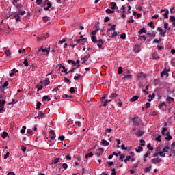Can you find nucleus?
<instances>
[{"label": "nucleus", "mask_w": 175, "mask_h": 175, "mask_svg": "<svg viewBox=\"0 0 175 175\" xmlns=\"http://www.w3.org/2000/svg\"><path fill=\"white\" fill-rule=\"evenodd\" d=\"M18 12L14 14L13 16L14 18H16V23H18L19 21H21V18H20V16H24L25 14V11L21 10V7L17 8Z\"/></svg>", "instance_id": "f257e3e1"}, {"label": "nucleus", "mask_w": 175, "mask_h": 175, "mask_svg": "<svg viewBox=\"0 0 175 175\" xmlns=\"http://www.w3.org/2000/svg\"><path fill=\"white\" fill-rule=\"evenodd\" d=\"M40 53H44L41 54L42 55H49V54H50V47L45 49L40 48L37 51V55H39Z\"/></svg>", "instance_id": "f03ea898"}, {"label": "nucleus", "mask_w": 175, "mask_h": 175, "mask_svg": "<svg viewBox=\"0 0 175 175\" xmlns=\"http://www.w3.org/2000/svg\"><path fill=\"white\" fill-rule=\"evenodd\" d=\"M87 42H88V39H87V38L77 40V43H78L79 44H81L82 46L85 45V43H87Z\"/></svg>", "instance_id": "7ed1b4c3"}, {"label": "nucleus", "mask_w": 175, "mask_h": 175, "mask_svg": "<svg viewBox=\"0 0 175 175\" xmlns=\"http://www.w3.org/2000/svg\"><path fill=\"white\" fill-rule=\"evenodd\" d=\"M163 12H165V14H163L164 18H169V10L165 9V10H161L160 13H163Z\"/></svg>", "instance_id": "20e7f679"}, {"label": "nucleus", "mask_w": 175, "mask_h": 175, "mask_svg": "<svg viewBox=\"0 0 175 175\" xmlns=\"http://www.w3.org/2000/svg\"><path fill=\"white\" fill-rule=\"evenodd\" d=\"M90 58V54H88L87 55H85L83 57L81 58V60L82 62V64L87 65V61H88V59Z\"/></svg>", "instance_id": "39448f33"}, {"label": "nucleus", "mask_w": 175, "mask_h": 175, "mask_svg": "<svg viewBox=\"0 0 175 175\" xmlns=\"http://www.w3.org/2000/svg\"><path fill=\"white\" fill-rule=\"evenodd\" d=\"M160 162H162V159L159 157L154 158L152 159V163L154 165H156V163H160Z\"/></svg>", "instance_id": "423d86ee"}, {"label": "nucleus", "mask_w": 175, "mask_h": 175, "mask_svg": "<svg viewBox=\"0 0 175 175\" xmlns=\"http://www.w3.org/2000/svg\"><path fill=\"white\" fill-rule=\"evenodd\" d=\"M170 152L172 155H175V142L172 143L170 146Z\"/></svg>", "instance_id": "0eeeda50"}, {"label": "nucleus", "mask_w": 175, "mask_h": 175, "mask_svg": "<svg viewBox=\"0 0 175 175\" xmlns=\"http://www.w3.org/2000/svg\"><path fill=\"white\" fill-rule=\"evenodd\" d=\"M165 136H167V137L165 138V140H166L167 142H170V140H172V139H173V137H172L170 135V132H169V131H167L165 133Z\"/></svg>", "instance_id": "6e6552de"}, {"label": "nucleus", "mask_w": 175, "mask_h": 175, "mask_svg": "<svg viewBox=\"0 0 175 175\" xmlns=\"http://www.w3.org/2000/svg\"><path fill=\"white\" fill-rule=\"evenodd\" d=\"M104 42H103V39H100L98 40V44H97V46L99 49H102L103 44H104Z\"/></svg>", "instance_id": "1a4fd4ad"}, {"label": "nucleus", "mask_w": 175, "mask_h": 175, "mask_svg": "<svg viewBox=\"0 0 175 175\" xmlns=\"http://www.w3.org/2000/svg\"><path fill=\"white\" fill-rule=\"evenodd\" d=\"M49 135L51 136V140H55V133H54V130H51L49 131Z\"/></svg>", "instance_id": "9d476101"}, {"label": "nucleus", "mask_w": 175, "mask_h": 175, "mask_svg": "<svg viewBox=\"0 0 175 175\" xmlns=\"http://www.w3.org/2000/svg\"><path fill=\"white\" fill-rule=\"evenodd\" d=\"M131 79H132V75L129 74V75H125L123 77H122V80H131Z\"/></svg>", "instance_id": "9b49d317"}, {"label": "nucleus", "mask_w": 175, "mask_h": 175, "mask_svg": "<svg viewBox=\"0 0 175 175\" xmlns=\"http://www.w3.org/2000/svg\"><path fill=\"white\" fill-rule=\"evenodd\" d=\"M144 135V132L141 131L140 130H138L137 131V133H135V135L137 136V137H140L143 136Z\"/></svg>", "instance_id": "f8f14e48"}, {"label": "nucleus", "mask_w": 175, "mask_h": 175, "mask_svg": "<svg viewBox=\"0 0 175 175\" xmlns=\"http://www.w3.org/2000/svg\"><path fill=\"white\" fill-rule=\"evenodd\" d=\"M18 1L17 0H13L12 5L15 6V8H21V4H18Z\"/></svg>", "instance_id": "ddd939ff"}, {"label": "nucleus", "mask_w": 175, "mask_h": 175, "mask_svg": "<svg viewBox=\"0 0 175 175\" xmlns=\"http://www.w3.org/2000/svg\"><path fill=\"white\" fill-rule=\"evenodd\" d=\"M110 31H116V25H112L111 27L108 28L107 33H109Z\"/></svg>", "instance_id": "4468645a"}, {"label": "nucleus", "mask_w": 175, "mask_h": 175, "mask_svg": "<svg viewBox=\"0 0 175 175\" xmlns=\"http://www.w3.org/2000/svg\"><path fill=\"white\" fill-rule=\"evenodd\" d=\"M62 73H65V75H69V72H68V69L65 67V66H62Z\"/></svg>", "instance_id": "2eb2a0df"}, {"label": "nucleus", "mask_w": 175, "mask_h": 175, "mask_svg": "<svg viewBox=\"0 0 175 175\" xmlns=\"http://www.w3.org/2000/svg\"><path fill=\"white\" fill-rule=\"evenodd\" d=\"M4 54L5 55H6V57H10V55H12V53L10 52V49H7L4 51Z\"/></svg>", "instance_id": "dca6fc26"}, {"label": "nucleus", "mask_w": 175, "mask_h": 175, "mask_svg": "<svg viewBox=\"0 0 175 175\" xmlns=\"http://www.w3.org/2000/svg\"><path fill=\"white\" fill-rule=\"evenodd\" d=\"M111 8L114 10V9H118V7H117V3L116 2H111Z\"/></svg>", "instance_id": "f3484780"}, {"label": "nucleus", "mask_w": 175, "mask_h": 175, "mask_svg": "<svg viewBox=\"0 0 175 175\" xmlns=\"http://www.w3.org/2000/svg\"><path fill=\"white\" fill-rule=\"evenodd\" d=\"M46 5H47V7L44 8V10H49V9H50V8H51L52 6L51 2L50 1H48L46 3Z\"/></svg>", "instance_id": "a211bd4d"}, {"label": "nucleus", "mask_w": 175, "mask_h": 175, "mask_svg": "<svg viewBox=\"0 0 175 175\" xmlns=\"http://www.w3.org/2000/svg\"><path fill=\"white\" fill-rule=\"evenodd\" d=\"M151 167H152V166L151 165H149V167H146L144 170V172L145 173H150V172H151Z\"/></svg>", "instance_id": "6ab92c4d"}, {"label": "nucleus", "mask_w": 175, "mask_h": 175, "mask_svg": "<svg viewBox=\"0 0 175 175\" xmlns=\"http://www.w3.org/2000/svg\"><path fill=\"white\" fill-rule=\"evenodd\" d=\"M159 109H165L166 107V103L163 102L161 104H159L158 106Z\"/></svg>", "instance_id": "aec40b11"}, {"label": "nucleus", "mask_w": 175, "mask_h": 175, "mask_svg": "<svg viewBox=\"0 0 175 175\" xmlns=\"http://www.w3.org/2000/svg\"><path fill=\"white\" fill-rule=\"evenodd\" d=\"M169 150H170V147L166 146L163 149V152L164 154H167V152H169Z\"/></svg>", "instance_id": "412c9836"}, {"label": "nucleus", "mask_w": 175, "mask_h": 175, "mask_svg": "<svg viewBox=\"0 0 175 175\" xmlns=\"http://www.w3.org/2000/svg\"><path fill=\"white\" fill-rule=\"evenodd\" d=\"M166 100H167V103L170 104V103H172V102H174V98H173L172 97H167L166 98Z\"/></svg>", "instance_id": "4be33fe9"}, {"label": "nucleus", "mask_w": 175, "mask_h": 175, "mask_svg": "<svg viewBox=\"0 0 175 175\" xmlns=\"http://www.w3.org/2000/svg\"><path fill=\"white\" fill-rule=\"evenodd\" d=\"M92 157H94V153H92V152H90L85 154V158L88 159V158H92Z\"/></svg>", "instance_id": "5701e85b"}, {"label": "nucleus", "mask_w": 175, "mask_h": 175, "mask_svg": "<svg viewBox=\"0 0 175 175\" xmlns=\"http://www.w3.org/2000/svg\"><path fill=\"white\" fill-rule=\"evenodd\" d=\"M121 149H122V150H127V151H131V150H132V148H129L128 149V148L125 146V144H122V145L121 146Z\"/></svg>", "instance_id": "b1692460"}, {"label": "nucleus", "mask_w": 175, "mask_h": 175, "mask_svg": "<svg viewBox=\"0 0 175 175\" xmlns=\"http://www.w3.org/2000/svg\"><path fill=\"white\" fill-rule=\"evenodd\" d=\"M46 100H47V102H50L51 99H50V97L49 96H44L42 98V102H44Z\"/></svg>", "instance_id": "393cba45"}, {"label": "nucleus", "mask_w": 175, "mask_h": 175, "mask_svg": "<svg viewBox=\"0 0 175 175\" xmlns=\"http://www.w3.org/2000/svg\"><path fill=\"white\" fill-rule=\"evenodd\" d=\"M166 76L167 77L169 76V73H167L166 71L163 70L161 72V77H163V76Z\"/></svg>", "instance_id": "a878e982"}, {"label": "nucleus", "mask_w": 175, "mask_h": 175, "mask_svg": "<svg viewBox=\"0 0 175 175\" xmlns=\"http://www.w3.org/2000/svg\"><path fill=\"white\" fill-rule=\"evenodd\" d=\"M91 40L93 43H98V39L96 38V37H95V36H92L91 37Z\"/></svg>", "instance_id": "bb28decb"}, {"label": "nucleus", "mask_w": 175, "mask_h": 175, "mask_svg": "<svg viewBox=\"0 0 175 175\" xmlns=\"http://www.w3.org/2000/svg\"><path fill=\"white\" fill-rule=\"evenodd\" d=\"M137 99H139V96H134L131 98V102H136V100H137Z\"/></svg>", "instance_id": "cd10ccee"}, {"label": "nucleus", "mask_w": 175, "mask_h": 175, "mask_svg": "<svg viewBox=\"0 0 175 175\" xmlns=\"http://www.w3.org/2000/svg\"><path fill=\"white\" fill-rule=\"evenodd\" d=\"M135 51H137V53H140V44H135Z\"/></svg>", "instance_id": "c85d7f7f"}, {"label": "nucleus", "mask_w": 175, "mask_h": 175, "mask_svg": "<svg viewBox=\"0 0 175 175\" xmlns=\"http://www.w3.org/2000/svg\"><path fill=\"white\" fill-rule=\"evenodd\" d=\"M148 25L152 29H155V25H154V22L151 21Z\"/></svg>", "instance_id": "c756f323"}, {"label": "nucleus", "mask_w": 175, "mask_h": 175, "mask_svg": "<svg viewBox=\"0 0 175 175\" xmlns=\"http://www.w3.org/2000/svg\"><path fill=\"white\" fill-rule=\"evenodd\" d=\"M135 151L137 152H142V151H143V147L142 146H138L137 148H135Z\"/></svg>", "instance_id": "7c9ffc66"}, {"label": "nucleus", "mask_w": 175, "mask_h": 175, "mask_svg": "<svg viewBox=\"0 0 175 175\" xmlns=\"http://www.w3.org/2000/svg\"><path fill=\"white\" fill-rule=\"evenodd\" d=\"M139 35H142V33H146V28H142L138 31Z\"/></svg>", "instance_id": "2f4dec72"}, {"label": "nucleus", "mask_w": 175, "mask_h": 175, "mask_svg": "<svg viewBox=\"0 0 175 175\" xmlns=\"http://www.w3.org/2000/svg\"><path fill=\"white\" fill-rule=\"evenodd\" d=\"M139 146L144 147V146H146V141H144V139L139 140Z\"/></svg>", "instance_id": "473e14b6"}, {"label": "nucleus", "mask_w": 175, "mask_h": 175, "mask_svg": "<svg viewBox=\"0 0 175 175\" xmlns=\"http://www.w3.org/2000/svg\"><path fill=\"white\" fill-rule=\"evenodd\" d=\"M1 137L3 139H6V137H8V132L3 131L1 135Z\"/></svg>", "instance_id": "72a5a7b5"}, {"label": "nucleus", "mask_w": 175, "mask_h": 175, "mask_svg": "<svg viewBox=\"0 0 175 175\" xmlns=\"http://www.w3.org/2000/svg\"><path fill=\"white\" fill-rule=\"evenodd\" d=\"M116 36H118V33L117 31H114L109 38H116Z\"/></svg>", "instance_id": "f704fd0d"}, {"label": "nucleus", "mask_w": 175, "mask_h": 175, "mask_svg": "<svg viewBox=\"0 0 175 175\" xmlns=\"http://www.w3.org/2000/svg\"><path fill=\"white\" fill-rule=\"evenodd\" d=\"M149 155H151V151H150V150H148V151L146 152V154L144 155V157L148 158Z\"/></svg>", "instance_id": "c9c22d12"}, {"label": "nucleus", "mask_w": 175, "mask_h": 175, "mask_svg": "<svg viewBox=\"0 0 175 175\" xmlns=\"http://www.w3.org/2000/svg\"><path fill=\"white\" fill-rule=\"evenodd\" d=\"M159 56L157 55L156 54H153L152 56V59L157 60L159 59Z\"/></svg>", "instance_id": "e433bc0d"}, {"label": "nucleus", "mask_w": 175, "mask_h": 175, "mask_svg": "<svg viewBox=\"0 0 175 175\" xmlns=\"http://www.w3.org/2000/svg\"><path fill=\"white\" fill-rule=\"evenodd\" d=\"M43 84L45 87H47V85H49V84H50V80L47 79L44 81Z\"/></svg>", "instance_id": "4c0bfd02"}, {"label": "nucleus", "mask_w": 175, "mask_h": 175, "mask_svg": "<svg viewBox=\"0 0 175 175\" xmlns=\"http://www.w3.org/2000/svg\"><path fill=\"white\" fill-rule=\"evenodd\" d=\"M164 28L165 29H167V31H170V27H169V23H164Z\"/></svg>", "instance_id": "58836bf2"}, {"label": "nucleus", "mask_w": 175, "mask_h": 175, "mask_svg": "<svg viewBox=\"0 0 175 175\" xmlns=\"http://www.w3.org/2000/svg\"><path fill=\"white\" fill-rule=\"evenodd\" d=\"M102 144H103V146H109V144H110L107 140L103 139Z\"/></svg>", "instance_id": "ea45409f"}, {"label": "nucleus", "mask_w": 175, "mask_h": 175, "mask_svg": "<svg viewBox=\"0 0 175 175\" xmlns=\"http://www.w3.org/2000/svg\"><path fill=\"white\" fill-rule=\"evenodd\" d=\"M165 132H167V128L164 127V128H163L162 131H161V133H162V135H163V136H165Z\"/></svg>", "instance_id": "a19ab883"}, {"label": "nucleus", "mask_w": 175, "mask_h": 175, "mask_svg": "<svg viewBox=\"0 0 175 175\" xmlns=\"http://www.w3.org/2000/svg\"><path fill=\"white\" fill-rule=\"evenodd\" d=\"M122 72H124V70H122V67L120 66L118 70V72L119 75H122Z\"/></svg>", "instance_id": "79ce46f5"}, {"label": "nucleus", "mask_w": 175, "mask_h": 175, "mask_svg": "<svg viewBox=\"0 0 175 175\" xmlns=\"http://www.w3.org/2000/svg\"><path fill=\"white\" fill-rule=\"evenodd\" d=\"M133 124L134 125H135V126H139V125H140V123L139 122V121L135 120V119H133Z\"/></svg>", "instance_id": "37998d69"}, {"label": "nucleus", "mask_w": 175, "mask_h": 175, "mask_svg": "<svg viewBox=\"0 0 175 175\" xmlns=\"http://www.w3.org/2000/svg\"><path fill=\"white\" fill-rule=\"evenodd\" d=\"M23 129L21 130V133H22V135H24V133H25V129H27V127L25 126H23Z\"/></svg>", "instance_id": "c03bdc74"}, {"label": "nucleus", "mask_w": 175, "mask_h": 175, "mask_svg": "<svg viewBox=\"0 0 175 175\" xmlns=\"http://www.w3.org/2000/svg\"><path fill=\"white\" fill-rule=\"evenodd\" d=\"M58 162H59V158H56L53 161V163L54 165H57V163H58Z\"/></svg>", "instance_id": "a18cd8bd"}, {"label": "nucleus", "mask_w": 175, "mask_h": 175, "mask_svg": "<svg viewBox=\"0 0 175 175\" xmlns=\"http://www.w3.org/2000/svg\"><path fill=\"white\" fill-rule=\"evenodd\" d=\"M159 155H160V157H162L163 158H165V157H166L163 151L159 152Z\"/></svg>", "instance_id": "49530a36"}, {"label": "nucleus", "mask_w": 175, "mask_h": 175, "mask_svg": "<svg viewBox=\"0 0 175 175\" xmlns=\"http://www.w3.org/2000/svg\"><path fill=\"white\" fill-rule=\"evenodd\" d=\"M106 13H108V14H111V13H114L115 11L114 10H111L109 8L105 10Z\"/></svg>", "instance_id": "de8ad7c7"}, {"label": "nucleus", "mask_w": 175, "mask_h": 175, "mask_svg": "<svg viewBox=\"0 0 175 175\" xmlns=\"http://www.w3.org/2000/svg\"><path fill=\"white\" fill-rule=\"evenodd\" d=\"M70 94H75V92H76V90L75 89L74 87L70 88Z\"/></svg>", "instance_id": "09e8293b"}, {"label": "nucleus", "mask_w": 175, "mask_h": 175, "mask_svg": "<svg viewBox=\"0 0 175 175\" xmlns=\"http://www.w3.org/2000/svg\"><path fill=\"white\" fill-rule=\"evenodd\" d=\"M5 103H6V100H2L1 101H0V106L1 107H4L5 106Z\"/></svg>", "instance_id": "8fccbe9b"}, {"label": "nucleus", "mask_w": 175, "mask_h": 175, "mask_svg": "<svg viewBox=\"0 0 175 175\" xmlns=\"http://www.w3.org/2000/svg\"><path fill=\"white\" fill-rule=\"evenodd\" d=\"M98 31H100V29H96V30L93 31L91 33V35H93V36H95V34L96 33V32H98Z\"/></svg>", "instance_id": "3c124183"}, {"label": "nucleus", "mask_w": 175, "mask_h": 175, "mask_svg": "<svg viewBox=\"0 0 175 175\" xmlns=\"http://www.w3.org/2000/svg\"><path fill=\"white\" fill-rule=\"evenodd\" d=\"M66 159L67 161H70L72 159V157H70V154H69V153H68L67 155L66 156Z\"/></svg>", "instance_id": "603ef678"}, {"label": "nucleus", "mask_w": 175, "mask_h": 175, "mask_svg": "<svg viewBox=\"0 0 175 175\" xmlns=\"http://www.w3.org/2000/svg\"><path fill=\"white\" fill-rule=\"evenodd\" d=\"M161 135H158V137L155 138L156 142H162V139H161Z\"/></svg>", "instance_id": "864d4df0"}, {"label": "nucleus", "mask_w": 175, "mask_h": 175, "mask_svg": "<svg viewBox=\"0 0 175 175\" xmlns=\"http://www.w3.org/2000/svg\"><path fill=\"white\" fill-rule=\"evenodd\" d=\"M36 106H37L36 107L37 110H39V109H40V106H42V103L38 102Z\"/></svg>", "instance_id": "5fc2aeb1"}, {"label": "nucleus", "mask_w": 175, "mask_h": 175, "mask_svg": "<svg viewBox=\"0 0 175 175\" xmlns=\"http://www.w3.org/2000/svg\"><path fill=\"white\" fill-rule=\"evenodd\" d=\"M161 42H162V40L161 38L159 40L154 39L153 40V43H161Z\"/></svg>", "instance_id": "6e6d98bb"}, {"label": "nucleus", "mask_w": 175, "mask_h": 175, "mask_svg": "<svg viewBox=\"0 0 175 175\" xmlns=\"http://www.w3.org/2000/svg\"><path fill=\"white\" fill-rule=\"evenodd\" d=\"M9 85V82H8V81H5V83H4V84H3V88H6V87H8Z\"/></svg>", "instance_id": "4d7b16f0"}, {"label": "nucleus", "mask_w": 175, "mask_h": 175, "mask_svg": "<svg viewBox=\"0 0 175 175\" xmlns=\"http://www.w3.org/2000/svg\"><path fill=\"white\" fill-rule=\"evenodd\" d=\"M126 38V34L125 33H123L120 35V38L125 39Z\"/></svg>", "instance_id": "13d9d810"}, {"label": "nucleus", "mask_w": 175, "mask_h": 175, "mask_svg": "<svg viewBox=\"0 0 175 175\" xmlns=\"http://www.w3.org/2000/svg\"><path fill=\"white\" fill-rule=\"evenodd\" d=\"M170 21H172V23H174V21H175V16H170Z\"/></svg>", "instance_id": "bf43d9fd"}, {"label": "nucleus", "mask_w": 175, "mask_h": 175, "mask_svg": "<svg viewBox=\"0 0 175 175\" xmlns=\"http://www.w3.org/2000/svg\"><path fill=\"white\" fill-rule=\"evenodd\" d=\"M23 64H24L25 66H28V65H29L28 60L27 59H25Z\"/></svg>", "instance_id": "052dcab7"}, {"label": "nucleus", "mask_w": 175, "mask_h": 175, "mask_svg": "<svg viewBox=\"0 0 175 175\" xmlns=\"http://www.w3.org/2000/svg\"><path fill=\"white\" fill-rule=\"evenodd\" d=\"M81 77V75L80 74L78 75V76L74 77V80H79Z\"/></svg>", "instance_id": "680f3d73"}, {"label": "nucleus", "mask_w": 175, "mask_h": 175, "mask_svg": "<svg viewBox=\"0 0 175 175\" xmlns=\"http://www.w3.org/2000/svg\"><path fill=\"white\" fill-rule=\"evenodd\" d=\"M37 88L38 91H40V90H43V85H37Z\"/></svg>", "instance_id": "e2e57ef3"}, {"label": "nucleus", "mask_w": 175, "mask_h": 175, "mask_svg": "<svg viewBox=\"0 0 175 175\" xmlns=\"http://www.w3.org/2000/svg\"><path fill=\"white\" fill-rule=\"evenodd\" d=\"M44 116V113L42 111H39L38 117H43Z\"/></svg>", "instance_id": "0e129e2a"}, {"label": "nucleus", "mask_w": 175, "mask_h": 175, "mask_svg": "<svg viewBox=\"0 0 175 175\" xmlns=\"http://www.w3.org/2000/svg\"><path fill=\"white\" fill-rule=\"evenodd\" d=\"M75 125H77V126H81V122H80V121H76Z\"/></svg>", "instance_id": "69168bd1"}, {"label": "nucleus", "mask_w": 175, "mask_h": 175, "mask_svg": "<svg viewBox=\"0 0 175 175\" xmlns=\"http://www.w3.org/2000/svg\"><path fill=\"white\" fill-rule=\"evenodd\" d=\"M111 172H112L111 175H116V174H117V172H116V169H115V168H113V169L111 170Z\"/></svg>", "instance_id": "338daca9"}, {"label": "nucleus", "mask_w": 175, "mask_h": 175, "mask_svg": "<svg viewBox=\"0 0 175 175\" xmlns=\"http://www.w3.org/2000/svg\"><path fill=\"white\" fill-rule=\"evenodd\" d=\"M62 167H63V169H65V170L68 169V164L63 163L62 164Z\"/></svg>", "instance_id": "774afa93"}]
</instances>
